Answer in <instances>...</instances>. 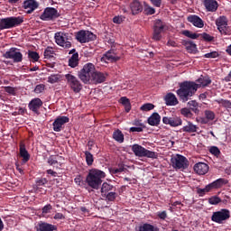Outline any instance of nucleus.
<instances>
[{
    "mask_svg": "<svg viewBox=\"0 0 231 231\" xmlns=\"http://www.w3.org/2000/svg\"><path fill=\"white\" fill-rule=\"evenodd\" d=\"M199 89L198 83L194 81H183L179 83V89L176 91L180 100L181 102H189L191 97H194Z\"/></svg>",
    "mask_w": 231,
    "mask_h": 231,
    "instance_id": "f257e3e1",
    "label": "nucleus"
},
{
    "mask_svg": "<svg viewBox=\"0 0 231 231\" xmlns=\"http://www.w3.org/2000/svg\"><path fill=\"white\" fill-rule=\"evenodd\" d=\"M104 178H106V172L94 168L88 171L86 177V183L90 187V189L98 190L102 185V180H104Z\"/></svg>",
    "mask_w": 231,
    "mask_h": 231,
    "instance_id": "f03ea898",
    "label": "nucleus"
},
{
    "mask_svg": "<svg viewBox=\"0 0 231 231\" xmlns=\"http://www.w3.org/2000/svg\"><path fill=\"white\" fill-rule=\"evenodd\" d=\"M95 65L93 63H87L79 71L78 77L83 84H91V79L95 73Z\"/></svg>",
    "mask_w": 231,
    "mask_h": 231,
    "instance_id": "7ed1b4c3",
    "label": "nucleus"
},
{
    "mask_svg": "<svg viewBox=\"0 0 231 231\" xmlns=\"http://www.w3.org/2000/svg\"><path fill=\"white\" fill-rule=\"evenodd\" d=\"M24 20L21 16L3 18L0 20V31L19 26V24H22Z\"/></svg>",
    "mask_w": 231,
    "mask_h": 231,
    "instance_id": "20e7f679",
    "label": "nucleus"
},
{
    "mask_svg": "<svg viewBox=\"0 0 231 231\" xmlns=\"http://www.w3.org/2000/svg\"><path fill=\"white\" fill-rule=\"evenodd\" d=\"M230 219V210L226 208H221L218 211L213 212L211 216V221L217 223V225H223L225 221Z\"/></svg>",
    "mask_w": 231,
    "mask_h": 231,
    "instance_id": "39448f33",
    "label": "nucleus"
},
{
    "mask_svg": "<svg viewBox=\"0 0 231 231\" xmlns=\"http://www.w3.org/2000/svg\"><path fill=\"white\" fill-rule=\"evenodd\" d=\"M55 42L61 48L68 49L71 46V36L66 32H58L54 35Z\"/></svg>",
    "mask_w": 231,
    "mask_h": 231,
    "instance_id": "423d86ee",
    "label": "nucleus"
},
{
    "mask_svg": "<svg viewBox=\"0 0 231 231\" xmlns=\"http://www.w3.org/2000/svg\"><path fill=\"white\" fill-rule=\"evenodd\" d=\"M173 169H187L189 167V160L183 155L177 154L171 159Z\"/></svg>",
    "mask_w": 231,
    "mask_h": 231,
    "instance_id": "0eeeda50",
    "label": "nucleus"
},
{
    "mask_svg": "<svg viewBox=\"0 0 231 231\" xmlns=\"http://www.w3.org/2000/svg\"><path fill=\"white\" fill-rule=\"evenodd\" d=\"M162 123L165 125H170V127H180V125H183V120L179 116L171 114V116H163Z\"/></svg>",
    "mask_w": 231,
    "mask_h": 231,
    "instance_id": "6e6552de",
    "label": "nucleus"
},
{
    "mask_svg": "<svg viewBox=\"0 0 231 231\" xmlns=\"http://www.w3.org/2000/svg\"><path fill=\"white\" fill-rule=\"evenodd\" d=\"M216 24L221 35H228V33H230V31L228 30V19L226 18V16H219L216 20Z\"/></svg>",
    "mask_w": 231,
    "mask_h": 231,
    "instance_id": "1a4fd4ad",
    "label": "nucleus"
},
{
    "mask_svg": "<svg viewBox=\"0 0 231 231\" xmlns=\"http://www.w3.org/2000/svg\"><path fill=\"white\" fill-rule=\"evenodd\" d=\"M65 79L67 80V84L75 93H79L80 89H82V84H80V81L77 77L72 74H66Z\"/></svg>",
    "mask_w": 231,
    "mask_h": 231,
    "instance_id": "9d476101",
    "label": "nucleus"
},
{
    "mask_svg": "<svg viewBox=\"0 0 231 231\" xmlns=\"http://www.w3.org/2000/svg\"><path fill=\"white\" fill-rule=\"evenodd\" d=\"M76 39L79 41V42L84 44L86 42H89L90 41H95L97 36L89 31H79L76 35Z\"/></svg>",
    "mask_w": 231,
    "mask_h": 231,
    "instance_id": "9b49d317",
    "label": "nucleus"
},
{
    "mask_svg": "<svg viewBox=\"0 0 231 231\" xmlns=\"http://www.w3.org/2000/svg\"><path fill=\"white\" fill-rule=\"evenodd\" d=\"M59 17V12L53 7H47L44 9L43 13L41 14L40 19L42 21H53Z\"/></svg>",
    "mask_w": 231,
    "mask_h": 231,
    "instance_id": "f8f14e48",
    "label": "nucleus"
},
{
    "mask_svg": "<svg viewBox=\"0 0 231 231\" xmlns=\"http://www.w3.org/2000/svg\"><path fill=\"white\" fill-rule=\"evenodd\" d=\"M5 59H12L14 62L23 61V53L18 49L11 48L4 54Z\"/></svg>",
    "mask_w": 231,
    "mask_h": 231,
    "instance_id": "ddd939ff",
    "label": "nucleus"
},
{
    "mask_svg": "<svg viewBox=\"0 0 231 231\" xmlns=\"http://www.w3.org/2000/svg\"><path fill=\"white\" fill-rule=\"evenodd\" d=\"M165 30V23L162 20H157L154 23L153 39L154 41H160L162 39V33Z\"/></svg>",
    "mask_w": 231,
    "mask_h": 231,
    "instance_id": "4468645a",
    "label": "nucleus"
},
{
    "mask_svg": "<svg viewBox=\"0 0 231 231\" xmlns=\"http://www.w3.org/2000/svg\"><path fill=\"white\" fill-rule=\"evenodd\" d=\"M68 122H69V118L68 116H59L52 124L53 131L60 133L62 129V125H64V124H68Z\"/></svg>",
    "mask_w": 231,
    "mask_h": 231,
    "instance_id": "2eb2a0df",
    "label": "nucleus"
},
{
    "mask_svg": "<svg viewBox=\"0 0 231 231\" xmlns=\"http://www.w3.org/2000/svg\"><path fill=\"white\" fill-rule=\"evenodd\" d=\"M23 7L26 10V14H32L37 8H39V3L35 0H25Z\"/></svg>",
    "mask_w": 231,
    "mask_h": 231,
    "instance_id": "dca6fc26",
    "label": "nucleus"
},
{
    "mask_svg": "<svg viewBox=\"0 0 231 231\" xmlns=\"http://www.w3.org/2000/svg\"><path fill=\"white\" fill-rule=\"evenodd\" d=\"M193 169L199 176H205V174L208 172V169H210V167L205 162H198L194 165Z\"/></svg>",
    "mask_w": 231,
    "mask_h": 231,
    "instance_id": "f3484780",
    "label": "nucleus"
},
{
    "mask_svg": "<svg viewBox=\"0 0 231 231\" xmlns=\"http://www.w3.org/2000/svg\"><path fill=\"white\" fill-rule=\"evenodd\" d=\"M102 82H106V74L95 69L90 79V84H102Z\"/></svg>",
    "mask_w": 231,
    "mask_h": 231,
    "instance_id": "a211bd4d",
    "label": "nucleus"
},
{
    "mask_svg": "<svg viewBox=\"0 0 231 231\" xmlns=\"http://www.w3.org/2000/svg\"><path fill=\"white\" fill-rule=\"evenodd\" d=\"M188 23H191L196 28H203L205 26V22L196 14L188 16Z\"/></svg>",
    "mask_w": 231,
    "mask_h": 231,
    "instance_id": "6ab92c4d",
    "label": "nucleus"
},
{
    "mask_svg": "<svg viewBox=\"0 0 231 231\" xmlns=\"http://www.w3.org/2000/svg\"><path fill=\"white\" fill-rule=\"evenodd\" d=\"M42 106V100L41 98H33L29 103V109L32 111L33 113H39V109H41V106Z\"/></svg>",
    "mask_w": 231,
    "mask_h": 231,
    "instance_id": "aec40b11",
    "label": "nucleus"
},
{
    "mask_svg": "<svg viewBox=\"0 0 231 231\" xmlns=\"http://www.w3.org/2000/svg\"><path fill=\"white\" fill-rule=\"evenodd\" d=\"M116 60H120V57L116 56V54H115V52H113V51L106 52L101 58V61L106 62V63L116 62Z\"/></svg>",
    "mask_w": 231,
    "mask_h": 231,
    "instance_id": "412c9836",
    "label": "nucleus"
},
{
    "mask_svg": "<svg viewBox=\"0 0 231 231\" xmlns=\"http://www.w3.org/2000/svg\"><path fill=\"white\" fill-rule=\"evenodd\" d=\"M204 6L207 12H217L219 5L216 0H204Z\"/></svg>",
    "mask_w": 231,
    "mask_h": 231,
    "instance_id": "4be33fe9",
    "label": "nucleus"
},
{
    "mask_svg": "<svg viewBox=\"0 0 231 231\" xmlns=\"http://www.w3.org/2000/svg\"><path fill=\"white\" fill-rule=\"evenodd\" d=\"M57 230V227L51 224L40 221L36 226V231H53Z\"/></svg>",
    "mask_w": 231,
    "mask_h": 231,
    "instance_id": "5701e85b",
    "label": "nucleus"
},
{
    "mask_svg": "<svg viewBox=\"0 0 231 231\" xmlns=\"http://www.w3.org/2000/svg\"><path fill=\"white\" fill-rule=\"evenodd\" d=\"M196 82L199 89V88H207V86H210V84H212V79H210V77L208 76L201 75L199 79L196 80Z\"/></svg>",
    "mask_w": 231,
    "mask_h": 231,
    "instance_id": "b1692460",
    "label": "nucleus"
},
{
    "mask_svg": "<svg viewBox=\"0 0 231 231\" xmlns=\"http://www.w3.org/2000/svg\"><path fill=\"white\" fill-rule=\"evenodd\" d=\"M165 104L166 106H178V97L173 93H168L165 97Z\"/></svg>",
    "mask_w": 231,
    "mask_h": 231,
    "instance_id": "393cba45",
    "label": "nucleus"
},
{
    "mask_svg": "<svg viewBox=\"0 0 231 231\" xmlns=\"http://www.w3.org/2000/svg\"><path fill=\"white\" fill-rule=\"evenodd\" d=\"M227 183L228 180L226 179L220 178L209 183V187L211 190H214V189H221V187H224V185H226Z\"/></svg>",
    "mask_w": 231,
    "mask_h": 231,
    "instance_id": "a878e982",
    "label": "nucleus"
},
{
    "mask_svg": "<svg viewBox=\"0 0 231 231\" xmlns=\"http://www.w3.org/2000/svg\"><path fill=\"white\" fill-rule=\"evenodd\" d=\"M198 125L192 124L191 122H188L186 125H184L181 129L180 132L182 133H198Z\"/></svg>",
    "mask_w": 231,
    "mask_h": 231,
    "instance_id": "bb28decb",
    "label": "nucleus"
},
{
    "mask_svg": "<svg viewBox=\"0 0 231 231\" xmlns=\"http://www.w3.org/2000/svg\"><path fill=\"white\" fill-rule=\"evenodd\" d=\"M132 151L135 156H138V158H143V156H145V148L142 147L141 145L134 144Z\"/></svg>",
    "mask_w": 231,
    "mask_h": 231,
    "instance_id": "cd10ccee",
    "label": "nucleus"
},
{
    "mask_svg": "<svg viewBox=\"0 0 231 231\" xmlns=\"http://www.w3.org/2000/svg\"><path fill=\"white\" fill-rule=\"evenodd\" d=\"M160 120H162V116H160V114L153 113L149 118H148V124L149 125H160Z\"/></svg>",
    "mask_w": 231,
    "mask_h": 231,
    "instance_id": "c85d7f7f",
    "label": "nucleus"
},
{
    "mask_svg": "<svg viewBox=\"0 0 231 231\" xmlns=\"http://www.w3.org/2000/svg\"><path fill=\"white\" fill-rule=\"evenodd\" d=\"M204 115L206 119L202 120V124H208V122L216 120V113L212 110H205Z\"/></svg>",
    "mask_w": 231,
    "mask_h": 231,
    "instance_id": "c756f323",
    "label": "nucleus"
},
{
    "mask_svg": "<svg viewBox=\"0 0 231 231\" xmlns=\"http://www.w3.org/2000/svg\"><path fill=\"white\" fill-rule=\"evenodd\" d=\"M20 156L23 158V162L26 163L30 160V153L26 150V146L23 143L20 144Z\"/></svg>",
    "mask_w": 231,
    "mask_h": 231,
    "instance_id": "7c9ffc66",
    "label": "nucleus"
},
{
    "mask_svg": "<svg viewBox=\"0 0 231 231\" xmlns=\"http://www.w3.org/2000/svg\"><path fill=\"white\" fill-rule=\"evenodd\" d=\"M130 8L133 15H136V14H140V12H142V5L138 2V0H134L130 5Z\"/></svg>",
    "mask_w": 231,
    "mask_h": 231,
    "instance_id": "2f4dec72",
    "label": "nucleus"
},
{
    "mask_svg": "<svg viewBox=\"0 0 231 231\" xmlns=\"http://www.w3.org/2000/svg\"><path fill=\"white\" fill-rule=\"evenodd\" d=\"M48 180L46 178L36 180V192H41L42 194H46V189L41 190L42 185H46Z\"/></svg>",
    "mask_w": 231,
    "mask_h": 231,
    "instance_id": "473e14b6",
    "label": "nucleus"
},
{
    "mask_svg": "<svg viewBox=\"0 0 231 231\" xmlns=\"http://www.w3.org/2000/svg\"><path fill=\"white\" fill-rule=\"evenodd\" d=\"M215 102L217 104L220 105V107H225V109H227V111H231V102L228 99H215Z\"/></svg>",
    "mask_w": 231,
    "mask_h": 231,
    "instance_id": "72a5a7b5",
    "label": "nucleus"
},
{
    "mask_svg": "<svg viewBox=\"0 0 231 231\" xmlns=\"http://www.w3.org/2000/svg\"><path fill=\"white\" fill-rule=\"evenodd\" d=\"M184 46H186V50L189 53H196V51H198V47H197L196 43H194L190 41L184 42Z\"/></svg>",
    "mask_w": 231,
    "mask_h": 231,
    "instance_id": "f704fd0d",
    "label": "nucleus"
},
{
    "mask_svg": "<svg viewBox=\"0 0 231 231\" xmlns=\"http://www.w3.org/2000/svg\"><path fill=\"white\" fill-rule=\"evenodd\" d=\"M188 106H189V110L193 111L195 115H198L199 113V104L196 102V100H191L188 103Z\"/></svg>",
    "mask_w": 231,
    "mask_h": 231,
    "instance_id": "c9c22d12",
    "label": "nucleus"
},
{
    "mask_svg": "<svg viewBox=\"0 0 231 231\" xmlns=\"http://www.w3.org/2000/svg\"><path fill=\"white\" fill-rule=\"evenodd\" d=\"M69 66L70 68H77L79 66V53H74L69 60Z\"/></svg>",
    "mask_w": 231,
    "mask_h": 231,
    "instance_id": "e433bc0d",
    "label": "nucleus"
},
{
    "mask_svg": "<svg viewBox=\"0 0 231 231\" xmlns=\"http://www.w3.org/2000/svg\"><path fill=\"white\" fill-rule=\"evenodd\" d=\"M110 190H113V186L107 182H104L101 187V196H107Z\"/></svg>",
    "mask_w": 231,
    "mask_h": 231,
    "instance_id": "4c0bfd02",
    "label": "nucleus"
},
{
    "mask_svg": "<svg viewBox=\"0 0 231 231\" xmlns=\"http://www.w3.org/2000/svg\"><path fill=\"white\" fill-rule=\"evenodd\" d=\"M61 79L62 77H60V74H52L48 77L47 82H49V84H57L58 82H60Z\"/></svg>",
    "mask_w": 231,
    "mask_h": 231,
    "instance_id": "58836bf2",
    "label": "nucleus"
},
{
    "mask_svg": "<svg viewBox=\"0 0 231 231\" xmlns=\"http://www.w3.org/2000/svg\"><path fill=\"white\" fill-rule=\"evenodd\" d=\"M135 125L139 126H134L130 128V133H142L143 131V128L145 127L143 124L140 123V121H135Z\"/></svg>",
    "mask_w": 231,
    "mask_h": 231,
    "instance_id": "ea45409f",
    "label": "nucleus"
},
{
    "mask_svg": "<svg viewBox=\"0 0 231 231\" xmlns=\"http://www.w3.org/2000/svg\"><path fill=\"white\" fill-rule=\"evenodd\" d=\"M113 138L116 140V142H118L119 143H124V134H122V131L116 130L113 134Z\"/></svg>",
    "mask_w": 231,
    "mask_h": 231,
    "instance_id": "a19ab883",
    "label": "nucleus"
},
{
    "mask_svg": "<svg viewBox=\"0 0 231 231\" xmlns=\"http://www.w3.org/2000/svg\"><path fill=\"white\" fill-rule=\"evenodd\" d=\"M212 189L210 188V185L208 184L206 185V187L204 189L201 188H198L197 189V193L199 194V196L200 198H203V196H205V194H207V192H210Z\"/></svg>",
    "mask_w": 231,
    "mask_h": 231,
    "instance_id": "79ce46f5",
    "label": "nucleus"
},
{
    "mask_svg": "<svg viewBox=\"0 0 231 231\" xmlns=\"http://www.w3.org/2000/svg\"><path fill=\"white\" fill-rule=\"evenodd\" d=\"M182 35H185V37H189V39H199V37H200L201 34L192 32L189 30H185L182 32Z\"/></svg>",
    "mask_w": 231,
    "mask_h": 231,
    "instance_id": "37998d69",
    "label": "nucleus"
},
{
    "mask_svg": "<svg viewBox=\"0 0 231 231\" xmlns=\"http://www.w3.org/2000/svg\"><path fill=\"white\" fill-rule=\"evenodd\" d=\"M53 55H55V51L51 47H47L44 51L45 59H52Z\"/></svg>",
    "mask_w": 231,
    "mask_h": 231,
    "instance_id": "c03bdc74",
    "label": "nucleus"
},
{
    "mask_svg": "<svg viewBox=\"0 0 231 231\" xmlns=\"http://www.w3.org/2000/svg\"><path fill=\"white\" fill-rule=\"evenodd\" d=\"M85 158H86L87 165L88 166L93 165V162H95V159L93 158V154H91V152L86 151Z\"/></svg>",
    "mask_w": 231,
    "mask_h": 231,
    "instance_id": "a18cd8bd",
    "label": "nucleus"
},
{
    "mask_svg": "<svg viewBox=\"0 0 231 231\" xmlns=\"http://www.w3.org/2000/svg\"><path fill=\"white\" fill-rule=\"evenodd\" d=\"M209 152L213 154V156H216V158H219V156L221 155V151L217 146H211L209 148Z\"/></svg>",
    "mask_w": 231,
    "mask_h": 231,
    "instance_id": "49530a36",
    "label": "nucleus"
},
{
    "mask_svg": "<svg viewBox=\"0 0 231 231\" xmlns=\"http://www.w3.org/2000/svg\"><path fill=\"white\" fill-rule=\"evenodd\" d=\"M4 91H5V93H8V95H12L13 97H15V95H17V88L14 87H5Z\"/></svg>",
    "mask_w": 231,
    "mask_h": 231,
    "instance_id": "de8ad7c7",
    "label": "nucleus"
},
{
    "mask_svg": "<svg viewBox=\"0 0 231 231\" xmlns=\"http://www.w3.org/2000/svg\"><path fill=\"white\" fill-rule=\"evenodd\" d=\"M209 205H219L221 203V198L218 196H213L208 199Z\"/></svg>",
    "mask_w": 231,
    "mask_h": 231,
    "instance_id": "09e8293b",
    "label": "nucleus"
},
{
    "mask_svg": "<svg viewBox=\"0 0 231 231\" xmlns=\"http://www.w3.org/2000/svg\"><path fill=\"white\" fill-rule=\"evenodd\" d=\"M199 35L206 42H212V41H214V36H211L207 32L199 33Z\"/></svg>",
    "mask_w": 231,
    "mask_h": 231,
    "instance_id": "8fccbe9b",
    "label": "nucleus"
},
{
    "mask_svg": "<svg viewBox=\"0 0 231 231\" xmlns=\"http://www.w3.org/2000/svg\"><path fill=\"white\" fill-rule=\"evenodd\" d=\"M145 157L152 158V160H156V158H158V152L145 150Z\"/></svg>",
    "mask_w": 231,
    "mask_h": 231,
    "instance_id": "3c124183",
    "label": "nucleus"
},
{
    "mask_svg": "<svg viewBox=\"0 0 231 231\" xmlns=\"http://www.w3.org/2000/svg\"><path fill=\"white\" fill-rule=\"evenodd\" d=\"M180 114L186 118H192V112H190V108H182L180 110Z\"/></svg>",
    "mask_w": 231,
    "mask_h": 231,
    "instance_id": "603ef678",
    "label": "nucleus"
},
{
    "mask_svg": "<svg viewBox=\"0 0 231 231\" xmlns=\"http://www.w3.org/2000/svg\"><path fill=\"white\" fill-rule=\"evenodd\" d=\"M28 57L29 59H32V60H33L34 62H37V60H39V53L35 52V51H29L28 52Z\"/></svg>",
    "mask_w": 231,
    "mask_h": 231,
    "instance_id": "864d4df0",
    "label": "nucleus"
},
{
    "mask_svg": "<svg viewBox=\"0 0 231 231\" xmlns=\"http://www.w3.org/2000/svg\"><path fill=\"white\" fill-rule=\"evenodd\" d=\"M156 14V9L149 5H145V15H154Z\"/></svg>",
    "mask_w": 231,
    "mask_h": 231,
    "instance_id": "5fc2aeb1",
    "label": "nucleus"
},
{
    "mask_svg": "<svg viewBox=\"0 0 231 231\" xmlns=\"http://www.w3.org/2000/svg\"><path fill=\"white\" fill-rule=\"evenodd\" d=\"M205 59H217V57H219L218 51H211L209 53H206L204 55Z\"/></svg>",
    "mask_w": 231,
    "mask_h": 231,
    "instance_id": "6e6d98bb",
    "label": "nucleus"
},
{
    "mask_svg": "<svg viewBox=\"0 0 231 231\" xmlns=\"http://www.w3.org/2000/svg\"><path fill=\"white\" fill-rule=\"evenodd\" d=\"M46 86H44V84H40L37 85L34 88V93H37V95L42 93V91H44Z\"/></svg>",
    "mask_w": 231,
    "mask_h": 231,
    "instance_id": "4d7b16f0",
    "label": "nucleus"
},
{
    "mask_svg": "<svg viewBox=\"0 0 231 231\" xmlns=\"http://www.w3.org/2000/svg\"><path fill=\"white\" fill-rule=\"evenodd\" d=\"M125 17L124 16H115L113 18V23H115V24H122L125 21Z\"/></svg>",
    "mask_w": 231,
    "mask_h": 231,
    "instance_id": "13d9d810",
    "label": "nucleus"
},
{
    "mask_svg": "<svg viewBox=\"0 0 231 231\" xmlns=\"http://www.w3.org/2000/svg\"><path fill=\"white\" fill-rule=\"evenodd\" d=\"M105 197H106V199L108 201H115V199H116V192H108V193H106V195Z\"/></svg>",
    "mask_w": 231,
    "mask_h": 231,
    "instance_id": "bf43d9fd",
    "label": "nucleus"
},
{
    "mask_svg": "<svg viewBox=\"0 0 231 231\" xmlns=\"http://www.w3.org/2000/svg\"><path fill=\"white\" fill-rule=\"evenodd\" d=\"M145 231H160V228L151 224H145Z\"/></svg>",
    "mask_w": 231,
    "mask_h": 231,
    "instance_id": "052dcab7",
    "label": "nucleus"
},
{
    "mask_svg": "<svg viewBox=\"0 0 231 231\" xmlns=\"http://www.w3.org/2000/svg\"><path fill=\"white\" fill-rule=\"evenodd\" d=\"M125 171V168L124 166H119L118 168L113 169L112 172L113 174H120V172H124Z\"/></svg>",
    "mask_w": 231,
    "mask_h": 231,
    "instance_id": "680f3d73",
    "label": "nucleus"
},
{
    "mask_svg": "<svg viewBox=\"0 0 231 231\" xmlns=\"http://www.w3.org/2000/svg\"><path fill=\"white\" fill-rule=\"evenodd\" d=\"M157 216L160 219L165 220L167 219V211L158 212Z\"/></svg>",
    "mask_w": 231,
    "mask_h": 231,
    "instance_id": "e2e57ef3",
    "label": "nucleus"
},
{
    "mask_svg": "<svg viewBox=\"0 0 231 231\" xmlns=\"http://www.w3.org/2000/svg\"><path fill=\"white\" fill-rule=\"evenodd\" d=\"M57 159L55 158V156H51V157H49V159H48V163H49V165H55V164H57Z\"/></svg>",
    "mask_w": 231,
    "mask_h": 231,
    "instance_id": "0e129e2a",
    "label": "nucleus"
},
{
    "mask_svg": "<svg viewBox=\"0 0 231 231\" xmlns=\"http://www.w3.org/2000/svg\"><path fill=\"white\" fill-rule=\"evenodd\" d=\"M51 210V206L50 204L46 205L42 208V214H50V211Z\"/></svg>",
    "mask_w": 231,
    "mask_h": 231,
    "instance_id": "69168bd1",
    "label": "nucleus"
},
{
    "mask_svg": "<svg viewBox=\"0 0 231 231\" xmlns=\"http://www.w3.org/2000/svg\"><path fill=\"white\" fill-rule=\"evenodd\" d=\"M153 6L160 8L162 6V0H150Z\"/></svg>",
    "mask_w": 231,
    "mask_h": 231,
    "instance_id": "338daca9",
    "label": "nucleus"
},
{
    "mask_svg": "<svg viewBox=\"0 0 231 231\" xmlns=\"http://www.w3.org/2000/svg\"><path fill=\"white\" fill-rule=\"evenodd\" d=\"M154 109V105L152 103L145 104V111H152Z\"/></svg>",
    "mask_w": 231,
    "mask_h": 231,
    "instance_id": "774afa93",
    "label": "nucleus"
}]
</instances>
